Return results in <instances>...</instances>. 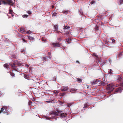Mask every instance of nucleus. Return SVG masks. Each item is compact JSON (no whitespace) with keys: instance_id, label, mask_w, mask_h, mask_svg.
<instances>
[{"instance_id":"1","label":"nucleus","mask_w":123,"mask_h":123,"mask_svg":"<svg viewBox=\"0 0 123 123\" xmlns=\"http://www.w3.org/2000/svg\"><path fill=\"white\" fill-rule=\"evenodd\" d=\"M2 3L6 5L8 4L9 5L13 6V3L12 0H1Z\"/></svg>"},{"instance_id":"2","label":"nucleus","mask_w":123,"mask_h":123,"mask_svg":"<svg viewBox=\"0 0 123 123\" xmlns=\"http://www.w3.org/2000/svg\"><path fill=\"white\" fill-rule=\"evenodd\" d=\"M60 111H54L52 112L51 114L56 116H57L60 115Z\"/></svg>"},{"instance_id":"3","label":"nucleus","mask_w":123,"mask_h":123,"mask_svg":"<svg viewBox=\"0 0 123 123\" xmlns=\"http://www.w3.org/2000/svg\"><path fill=\"white\" fill-rule=\"evenodd\" d=\"M52 45L53 47L56 48L58 47H60L61 45V44L58 42H56L52 43Z\"/></svg>"},{"instance_id":"4","label":"nucleus","mask_w":123,"mask_h":123,"mask_svg":"<svg viewBox=\"0 0 123 123\" xmlns=\"http://www.w3.org/2000/svg\"><path fill=\"white\" fill-rule=\"evenodd\" d=\"M114 85L112 84H109L108 85V87H107V88L108 90H109L111 91H113L114 88L113 87Z\"/></svg>"},{"instance_id":"5","label":"nucleus","mask_w":123,"mask_h":123,"mask_svg":"<svg viewBox=\"0 0 123 123\" xmlns=\"http://www.w3.org/2000/svg\"><path fill=\"white\" fill-rule=\"evenodd\" d=\"M99 81V80H93L91 83V84L92 85H95L96 84L98 85L99 84H100Z\"/></svg>"},{"instance_id":"6","label":"nucleus","mask_w":123,"mask_h":123,"mask_svg":"<svg viewBox=\"0 0 123 123\" xmlns=\"http://www.w3.org/2000/svg\"><path fill=\"white\" fill-rule=\"evenodd\" d=\"M11 66L12 68L14 70L17 71L18 70V68H17V65L14 63H13L12 64H11Z\"/></svg>"},{"instance_id":"7","label":"nucleus","mask_w":123,"mask_h":123,"mask_svg":"<svg viewBox=\"0 0 123 123\" xmlns=\"http://www.w3.org/2000/svg\"><path fill=\"white\" fill-rule=\"evenodd\" d=\"M7 111H8L6 109L5 110L3 108H2L0 111V113H1L2 112H3L4 113H7Z\"/></svg>"},{"instance_id":"8","label":"nucleus","mask_w":123,"mask_h":123,"mask_svg":"<svg viewBox=\"0 0 123 123\" xmlns=\"http://www.w3.org/2000/svg\"><path fill=\"white\" fill-rule=\"evenodd\" d=\"M61 112H62V111H60V115H59V116H60V117H66V115H67L66 114H64L63 113H62Z\"/></svg>"},{"instance_id":"9","label":"nucleus","mask_w":123,"mask_h":123,"mask_svg":"<svg viewBox=\"0 0 123 123\" xmlns=\"http://www.w3.org/2000/svg\"><path fill=\"white\" fill-rule=\"evenodd\" d=\"M123 90V89L120 87L117 88L115 92H120Z\"/></svg>"},{"instance_id":"10","label":"nucleus","mask_w":123,"mask_h":123,"mask_svg":"<svg viewBox=\"0 0 123 123\" xmlns=\"http://www.w3.org/2000/svg\"><path fill=\"white\" fill-rule=\"evenodd\" d=\"M20 32L23 33H25V30L24 28L22 27L20 28Z\"/></svg>"},{"instance_id":"11","label":"nucleus","mask_w":123,"mask_h":123,"mask_svg":"<svg viewBox=\"0 0 123 123\" xmlns=\"http://www.w3.org/2000/svg\"><path fill=\"white\" fill-rule=\"evenodd\" d=\"M68 89V87H63L61 89V91H67Z\"/></svg>"},{"instance_id":"12","label":"nucleus","mask_w":123,"mask_h":123,"mask_svg":"<svg viewBox=\"0 0 123 123\" xmlns=\"http://www.w3.org/2000/svg\"><path fill=\"white\" fill-rule=\"evenodd\" d=\"M99 81H100V84L103 86H104L106 85V83L105 82H104L103 81H101L100 80H99Z\"/></svg>"},{"instance_id":"13","label":"nucleus","mask_w":123,"mask_h":123,"mask_svg":"<svg viewBox=\"0 0 123 123\" xmlns=\"http://www.w3.org/2000/svg\"><path fill=\"white\" fill-rule=\"evenodd\" d=\"M123 55V52L119 53L118 55V56L119 57H121Z\"/></svg>"},{"instance_id":"14","label":"nucleus","mask_w":123,"mask_h":123,"mask_svg":"<svg viewBox=\"0 0 123 123\" xmlns=\"http://www.w3.org/2000/svg\"><path fill=\"white\" fill-rule=\"evenodd\" d=\"M55 31H57L58 30V26L57 25H55L54 26Z\"/></svg>"},{"instance_id":"15","label":"nucleus","mask_w":123,"mask_h":123,"mask_svg":"<svg viewBox=\"0 0 123 123\" xmlns=\"http://www.w3.org/2000/svg\"><path fill=\"white\" fill-rule=\"evenodd\" d=\"M66 93L65 92H63L62 93H60L59 94V95L61 96H63L66 94Z\"/></svg>"},{"instance_id":"16","label":"nucleus","mask_w":123,"mask_h":123,"mask_svg":"<svg viewBox=\"0 0 123 123\" xmlns=\"http://www.w3.org/2000/svg\"><path fill=\"white\" fill-rule=\"evenodd\" d=\"M4 67L6 68H9V65L7 64H5L4 65Z\"/></svg>"},{"instance_id":"17","label":"nucleus","mask_w":123,"mask_h":123,"mask_svg":"<svg viewBox=\"0 0 123 123\" xmlns=\"http://www.w3.org/2000/svg\"><path fill=\"white\" fill-rule=\"evenodd\" d=\"M29 39L30 40H33L34 39V38L30 36H29Z\"/></svg>"},{"instance_id":"18","label":"nucleus","mask_w":123,"mask_h":123,"mask_svg":"<svg viewBox=\"0 0 123 123\" xmlns=\"http://www.w3.org/2000/svg\"><path fill=\"white\" fill-rule=\"evenodd\" d=\"M122 79V78H121L120 76H118V78L117 79L118 80V81H120Z\"/></svg>"},{"instance_id":"19","label":"nucleus","mask_w":123,"mask_h":123,"mask_svg":"<svg viewBox=\"0 0 123 123\" xmlns=\"http://www.w3.org/2000/svg\"><path fill=\"white\" fill-rule=\"evenodd\" d=\"M9 13L10 14H12V12H13V11L11 9H9Z\"/></svg>"},{"instance_id":"20","label":"nucleus","mask_w":123,"mask_h":123,"mask_svg":"<svg viewBox=\"0 0 123 123\" xmlns=\"http://www.w3.org/2000/svg\"><path fill=\"white\" fill-rule=\"evenodd\" d=\"M66 41L68 43H70V40L69 38H68V39H67Z\"/></svg>"},{"instance_id":"21","label":"nucleus","mask_w":123,"mask_h":123,"mask_svg":"<svg viewBox=\"0 0 123 123\" xmlns=\"http://www.w3.org/2000/svg\"><path fill=\"white\" fill-rule=\"evenodd\" d=\"M84 108H87V107L88 106L87 105V104H86L84 105Z\"/></svg>"},{"instance_id":"22","label":"nucleus","mask_w":123,"mask_h":123,"mask_svg":"<svg viewBox=\"0 0 123 123\" xmlns=\"http://www.w3.org/2000/svg\"><path fill=\"white\" fill-rule=\"evenodd\" d=\"M70 27H69V26H68L66 25H64V29H67L68 28H69Z\"/></svg>"},{"instance_id":"23","label":"nucleus","mask_w":123,"mask_h":123,"mask_svg":"<svg viewBox=\"0 0 123 123\" xmlns=\"http://www.w3.org/2000/svg\"><path fill=\"white\" fill-rule=\"evenodd\" d=\"M119 3L120 4H123V0H119Z\"/></svg>"},{"instance_id":"24","label":"nucleus","mask_w":123,"mask_h":123,"mask_svg":"<svg viewBox=\"0 0 123 123\" xmlns=\"http://www.w3.org/2000/svg\"><path fill=\"white\" fill-rule=\"evenodd\" d=\"M28 15H26V14H25V15H23V16H22L23 17V18H27L28 17Z\"/></svg>"},{"instance_id":"25","label":"nucleus","mask_w":123,"mask_h":123,"mask_svg":"<svg viewBox=\"0 0 123 123\" xmlns=\"http://www.w3.org/2000/svg\"><path fill=\"white\" fill-rule=\"evenodd\" d=\"M31 31H27L26 32V33L28 34H31Z\"/></svg>"},{"instance_id":"26","label":"nucleus","mask_w":123,"mask_h":123,"mask_svg":"<svg viewBox=\"0 0 123 123\" xmlns=\"http://www.w3.org/2000/svg\"><path fill=\"white\" fill-rule=\"evenodd\" d=\"M77 80L78 81V82H82V80L80 79H77Z\"/></svg>"},{"instance_id":"27","label":"nucleus","mask_w":123,"mask_h":123,"mask_svg":"<svg viewBox=\"0 0 123 123\" xmlns=\"http://www.w3.org/2000/svg\"><path fill=\"white\" fill-rule=\"evenodd\" d=\"M25 78H26V79H28L29 77V76L25 75Z\"/></svg>"},{"instance_id":"28","label":"nucleus","mask_w":123,"mask_h":123,"mask_svg":"<svg viewBox=\"0 0 123 123\" xmlns=\"http://www.w3.org/2000/svg\"><path fill=\"white\" fill-rule=\"evenodd\" d=\"M56 12H54L52 15V16H56Z\"/></svg>"},{"instance_id":"29","label":"nucleus","mask_w":123,"mask_h":123,"mask_svg":"<svg viewBox=\"0 0 123 123\" xmlns=\"http://www.w3.org/2000/svg\"><path fill=\"white\" fill-rule=\"evenodd\" d=\"M79 12L81 14L83 15V12L82 10L80 9L79 11Z\"/></svg>"},{"instance_id":"30","label":"nucleus","mask_w":123,"mask_h":123,"mask_svg":"<svg viewBox=\"0 0 123 123\" xmlns=\"http://www.w3.org/2000/svg\"><path fill=\"white\" fill-rule=\"evenodd\" d=\"M10 74L11 75L12 77L14 76V74L13 73H12L11 72H10Z\"/></svg>"},{"instance_id":"31","label":"nucleus","mask_w":123,"mask_h":123,"mask_svg":"<svg viewBox=\"0 0 123 123\" xmlns=\"http://www.w3.org/2000/svg\"><path fill=\"white\" fill-rule=\"evenodd\" d=\"M95 2V1L94 0H93L91 2V3L92 4H93Z\"/></svg>"},{"instance_id":"32","label":"nucleus","mask_w":123,"mask_h":123,"mask_svg":"<svg viewBox=\"0 0 123 123\" xmlns=\"http://www.w3.org/2000/svg\"><path fill=\"white\" fill-rule=\"evenodd\" d=\"M95 29L96 30H98V27L96 26L95 27Z\"/></svg>"},{"instance_id":"33","label":"nucleus","mask_w":123,"mask_h":123,"mask_svg":"<svg viewBox=\"0 0 123 123\" xmlns=\"http://www.w3.org/2000/svg\"><path fill=\"white\" fill-rule=\"evenodd\" d=\"M93 56H95L96 57H97L98 56L95 53H93Z\"/></svg>"},{"instance_id":"34","label":"nucleus","mask_w":123,"mask_h":123,"mask_svg":"<svg viewBox=\"0 0 123 123\" xmlns=\"http://www.w3.org/2000/svg\"><path fill=\"white\" fill-rule=\"evenodd\" d=\"M112 42L113 43H115V40L114 39H111Z\"/></svg>"},{"instance_id":"35","label":"nucleus","mask_w":123,"mask_h":123,"mask_svg":"<svg viewBox=\"0 0 123 123\" xmlns=\"http://www.w3.org/2000/svg\"><path fill=\"white\" fill-rule=\"evenodd\" d=\"M46 58L45 57H43V60H44V61H45L46 60Z\"/></svg>"},{"instance_id":"36","label":"nucleus","mask_w":123,"mask_h":123,"mask_svg":"<svg viewBox=\"0 0 123 123\" xmlns=\"http://www.w3.org/2000/svg\"><path fill=\"white\" fill-rule=\"evenodd\" d=\"M27 13H28L29 14H31V12L30 11H28L27 12Z\"/></svg>"},{"instance_id":"37","label":"nucleus","mask_w":123,"mask_h":123,"mask_svg":"<svg viewBox=\"0 0 123 123\" xmlns=\"http://www.w3.org/2000/svg\"><path fill=\"white\" fill-rule=\"evenodd\" d=\"M69 33V32L68 31H67L66 32V33L67 35H68Z\"/></svg>"},{"instance_id":"38","label":"nucleus","mask_w":123,"mask_h":123,"mask_svg":"<svg viewBox=\"0 0 123 123\" xmlns=\"http://www.w3.org/2000/svg\"><path fill=\"white\" fill-rule=\"evenodd\" d=\"M48 55H50L51 54L50 53V52H48Z\"/></svg>"},{"instance_id":"39","label":"nucleus","mask_w":123,"mask_h":123,"mask_svg":"<svg viewBox=\"0 0 123 123\" xmlns=\"http://www.w3.org/2000/svg\"><path fill=\"white\" fill-rule=\"evenodd\" d=\"M71 90L72 91H76V90L74 89H72Z\"/></svg>"},{"instance_id":"40","label":"nucleus","mask_w":123,"mask_h":123,"mask_svg":"<svg viewBox=\"0 0 123 123\" xmlns=\"http://www.w3.org/2000/svg\"><path fill=\"white\" fill-rule=\"evenodd\" d=\"M22 40L23 41H24L25 42H26V40H25L24 39H23V38L22 39Z\"/></svg>"},{"instance_id":"41","label":"nucleus","mask_w":123,"mask_h":123,"mask_svg":"<svg viewBox=\"0 0 123 123\" xmlns=\"http://www.w3.org/2000/svg\"><path fill=\"white\" fill-rule=\"evenodd\" d=\"M121 85L122 86H123V83H122L121 84Z\"/></svg>"},{"instance_id":"42","label":"nucleus","mask_w":123,"mask_h":123,"mask_svg":"<svg viewBox=\"0 0 123 123\" xmlns=\"http://www.w3.org/2000/svg\"><path fill=\"white\" fill-rule=\"evenodd\" d=\"M1 2H2L1 0H0V5L1 4Z\"/></svg>"},{"instance_id":"43","label":"nucleus","mask_w":123,"mask_h":123,"mask_svg":"<svg viewBox=\"0 0 123 123\" xmlns=\"http://www.w3.org/2000/svg\"><path fill=\"white\" fill-rule=\"evenodd\" d=\"M2 94V93L0 91V95H1Z\"/></svg>"},{"instance_id":"44","label":"nucleus","mask_w":123,"mask_h":123,"mask_svg":"<svg viewBox=\"0 0 123 123\" xmlns=\"http://www.w3.org/2000/svg\"><path fill=\"white\" fill-rule=\"evenodd\" d=\"M54 6H52V8H54Z\"/></svg>"},{"instance_id":"45","label":"nucleus","mask_w":123,"mask_h":123,"mask_svg":"<svg viewBox=\"0 0 123 123\" xmlns=\"http://www.w3.org/2000/svg\"><path fill=\"white\" fill-rule=\"evenodd\" d=\"M76 62H78V63H79V62L78 61H76Z\"/></svg>"},{"instance_id":"46","label":"nucleus","mask_w":123,"mask_h":123,"mask_svg":"<svg viewBox=\"0 0 123 123\" xmlns=\"http://www.w3.org/2000/svg\"><path fill=\"white\" fill-rule=\"evenodd\" d=\"M12 14V17H13V16H14L13 15V14Z\"/></svg>"},{"instance_id":"47","label":"nucleus","mask_w":123,"mask_h":123,"mask_svg":"<svg viewBox=\"0 0 123 123\" xmlns=\"http://www.w3.org/2000/svg\"><path fill=\"white\" fill-rule=\"evenodd\" d=\"M61 39L60 38H59V40H60V39Z\"/></svg>"},{"instance_id":"48","label":"nucleus","mask_w":123,"mask_h":123,"mask_svg":"<svg viewBox=\"0 0 123 123\" xmlns=\"http://www.w3.org/2000/svg\"><path fill=\"white\" fill-rule=\"evenodd\" d=\"M57 120V118H55V120Z\"/></svg>"},{"instance_id":"49","label":"nucleus","mask_w":123,"mask_h":123,"mask_svg":"<svg viewBox=\"0 0 123 123\" xmlns=\"http://www.w3.org/2000/svg\"><path fill=\"white\" fill-rule=\"evenodd\" d=\"M71 90H70V92H71Z\"/></svg>"},{"instance_id":"50","label":"nucleus","mask_w":123,"mask_h":123,"mask_svg":"<svg viewBox=\"0 0 123 123\" xmlns=\"http://www.w3.org/2000/svg\"><path fill=\"white\" fill-rule=\"evenodd\" d=\"M14 0L15 1V0Z\"/></svg>"}]
</instances>
